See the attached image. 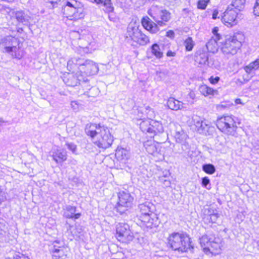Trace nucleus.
Wrapping results in <instances>:
<instances>
[{"instance_id":"obj_1","label":"nucleus","mask_w":259,"mask_h":259,"mask_svg":"<svg viewBox=\"0 0 259 259\" xmlns=\"http://www.w3.org/2000/svg\"><path fill=\"white\" fill-rule=\"evenodd\" d=\"M148 14L152 17L156 23L153 22L149 17H144L142 20L143 26L152 33H156L159 29L158 26H165L166 23L171 18L170 13L157 6H153L148 11Z\"/></svg>"},{"instance_id":"obj_2","label":"nucleus","mask_w":259,"mask_h":259,"mask_svg":"<svg viewBox=\"0 0 259 259\" xmlns=\"http://www.w3.org/2000/svg\"><path fill=\"white\" fill-rule=\"evenodd\" d=\"M85 133L94 139V143L99 148L107 149L113 142V137L109 129L104 126L96 124H88L85 129Z\"/></svg>"},{"instance_id":"obj_3","label":"nucleus","mask_w":259,"mask_h":259,"mask_svg":"<svg viewBox=\"0 0 259 259\" xmlns=\"http://www.w3.org/2000/svg\"><path fill=\"white\" fill-rule=\"evenodd\" d=\"M20 40L15 37L7 36L1 39L0 50L9 54L13 59H21L24 55V51Z\"/></svg>"},{"instance_id":"obj_4","label":"nucleus","mask_w":259,"mask_h":259,"mask_svg":"<svg viewBox=\"0 0 259 259\" xmlns=\"http://www.w3.org/2000/svg\"><path fill=\"white\" fill-rule=\"evenodd\" d=\"M243 39L244 36L242 33H235L224 41L220 42V47L222 53L228 58L235 55L241 48Z\"/></svg>"},{"instance_id":"obj_5","label":"nucleus","mask_w":259,"mask_h":259,"mask_svg":"<svg viewBox=\"0 0 259 259\" xmlns=\"http://www.w3.org/2000/svg\"><path fill=\"white\" fill-rule=\"evenodd\" d=\"M168 244L174 250L185 252L193 248L189 236L183 233L174 232L168 237Z\"/></svg>"},{"instance_id":"obj_6","label":"nucleus","mask_w":259,"mask_h":259,"mask_svg":"<svg viewBox=\"0 0 259 259\" xmlns=\"http://www.w3.org/2000/svg\"><path fill=\"white\" fill-rule=\"evenodd\" d=\"M125 39L128 42L131 43L132 45H134L132 41L141 46L146 45L150 42L148 36L143 33L137 27L131 25H129L127 28Z\"/></svg>"},{"instance_id":"obj_7","label":"nucleus","mask_w":259,"mask_h":259,"mask_svg":"<svg viewBox=\"0 0 259 259\" xmlns=\"http://www.w3.org/2000/svg\"><path fill=\"white\" fill-rule=\"evenodd\" d=\"M216 125L221 131L228 135H234L237 128L235 117L232 116L218 118Z\"/></svg>"},{"instance_id":"obj_8","label":"nucleus","mask_w":259,"mask_h":259,"mask_svg":"<svg viewBox=\"0 0 259 259\" xmlns=\"http://www.w3.org/2000/svg\"><path fill=\"white\" fill-rule=\"evenodd\" d=\"M81 4L76 0H67L63 6L64 12L70 19H78L83 17Z\"/></svg>"},{"instance_id":"obj_9","label":"nucleus","mask_w":259,"mask_h":259,"mask_svg":"<svg viewBox=\"0 0 259 259\" xmlns=\"http://www.w3.org/2000/svg\"><path fill=\"white\" fill-rule=\"evenodd\" d=\"M118 196V201L116 208L118 212L122 214L132 207L133 198L129 193L125 191L119 192Z\"/></svg>"},{"instance_id":"obj_10","label":"nucleus","mask_w":259,"mask_h":259,"mask_svg":"<svg viewBox=\"0 0 259 259\" xmlns=\"http://www.w3.org/2000/svg\"><path fill=\"white\" fill-rule=\"evenodd\" d=\"M194 125L197 131L200 134L205 136L213 135L215 132V127L206 120H202L200 117L193 119Z\"/></svg>"},{"instance_id":"obj_11","label":"nucleus","mask_w":259,"mask_h":259,"mask_svg":"<svg viewBox=\"0 0 259 259\" xmlns=\"http://www.w3.org/2000/svg\"><path fill=\"white\" fill-rule=\"evenodd\" d=\"M116 238L122 242H126L133 240V234L128 224L120 223L117 225Z\"/></svg>"},{"instance_id":"obj_12","label":"nucleus","mask_w":259,"mask_h":259,"mask_svg":"<svg viewBox=\"0 0 259 259\" xmlns=\"http://www.w3.org/2000/svg\"><path fill=\"white\" fill-rule=\"evenodd\" d=\"M144 146L146 151L158 159L163 157L164 154L162 153L160 145L153 140H149L144 143Z\"/></svg>"},{"instance_id":"obj_13","label":"nucleus","mask_w":259,"mask_h":259,"mask_svg":"<svg viewBox=\"0 0 259 259\" xmlns=\"http://www.w3.org/2000/svg\"><path fill=\"white\" fill-rule=\"evenodd\" d=\"M238 12L232 8V7H228L224 13L222 20L225 25L232 27L237 23L236 18Z\"/></svg>"},{"instance_id":"obj_14","label":"nucleus","mask_w":259,"mask_h":259,"mask_svg":"<svg viewBox=\"0 0 259 259\" xmlns=\"http://www.w3.org/2000/svg\"><path fill=\"white\" fill-rule=\"evenodd\" d=\"M138 220L142 223V226L147 228H153L158 226V218L153 213L138 217Z\"/></svg>"},{"instance_id":"obj_15","label":"nucleus","mask_w":259,"mask_h":259,"mask_svg":"<svg viewBox=\"0 0 259 259\" xmlns=\"http://www.w3.org/2000/svg\"><path fill=\"white\" fill-rule=\"evenodd\" d=\"M79 69L80 71H83L84 73L87 75H92L98 73L99 67L95 62L90 60L83 59L82 65Z\"/></svg>"},{"instance_id":"obj_16","label":"nucleus","mask_w":259,"mask_h":259,"mask_svg":"<svg viewBox=\"0 0 259 259\" xmlns=\"http://www.w3.org/2000/svg\"><path fill=\"white\" fill-rule=\"evenodd\" d=\"M204 252L206 254H218L221 252L220 240L219 238H214L210 241L208 247H204Z\"/></svg>"},{"instance_id":"obj_17","label":"nucleus","mask_w":259,"mask_h":259,"mask_svg":"<svg viewBox=\"0 0 259 259\" xmlns=\"http://www.w3.org/2000/svg\"><path fill=\"white\" fill-rule=\"evenodd\" d=\"M195 61L199 64L211 66L212 64L209 60L208 54L207 52L199 51L195 56Z\"/></svg>"},{"instance_id":"obj_18","label":"nucleus","mask_w":259,"mask_h":259,"mask_svg":"<svg viewBox=\"0 0 259 259\" xmlns=\"http://www.w3.org/2000/svg\"><path fill=\"white\" fill-rule=\"evenodd\" d=\"M51 156L56 163H62L66 160L67 155L63 149H55L51 152Z\"/></svg>"},{"instance_id":"obj_19","label":"nucleus","mask_w":259,"mask_h":259,"mask_svg":"<svg viewBox=\"0 0 259 259\" xmlns=\"http://www.w3.org/2000/svg\"><path fill=\"white\" fill-rule=\"evenodd\" d=\"M152 206V204L148 202L139 204L137 209V218L152 213L151 211Z\"/></svg>"},{"instance_id":"obj_20","label":"nucleus","mask_w":259,"mask_h":259,"mask_svg":"<svg viewBox=\"0 0 259 259\" xmlns=\"http://www.w3.org/2000/svg\"><path fill=\"white\" fill-rule=\"evenodd\" d=\"M64 210V216L67 219H78L81 216L80 213H76V208L75 206L67 205Z\"/></svg>"},{"instance_id":"obj_21","label":"nucleus","mask_w":259,"mask_h":259,"mask_svg":"<svg viewBox=\"0 0 259 259\" xmlns=\"http://www.w3.org/2000/svg\"><path fill=\"white\" fill-rule=\"evenodd\" d=\"M150 126L149 134L151 137L157 133H162L163 131L162 124L155 120H151Z\"/></svg>"},{"instance_id":"obj_22","label":"nucleus","mask_w":259,"mask_h":259,"mask_svg":"<svg viewBox=\"0 0 259 259\" xmlns=\"http://www.w3.org/2000/svg\"><path fill=\"white\" fill-rule=\"evenodd\" d=\"M15 17L17 20L24 24L29 23L31 17L27 13L23 11H19L15 12Z\"/></svg>"},{"instance_id":"obj_23","label":"nucleus","mask_w":259,"mask_h":259,"mask_svg":"<svg viewBox=\"0 0 259 259\" xmlns=\"http://www.w3.org/2000/svg\"><path fill=\"white\" fill-rule=\"evenodd\" d=\"M115 156L118 160L125 161L130 157V152L126 149L118 147L116 150Z\"/></svg>"},{"instance_id":"obj_24","label":"nucleus","mask_w":259,"mask_h":259,"mask_svg":"<svg viewBox=\"0 0 259 259\" xmlns=\"http://www.w3.org/2000/svg\"><path fill=\"white\" fill-rule=\"evenodd\" d=\"M83 59L79 58H73L67 62V68L71 71L73 69L81 68L83 64Z\"/></svg>"},{"instance_id":"obj_25","label":"nucleus","mask_w":259,"mask_h":259,"mask_svg":"<svg viewBox=\"0 0 259 259\" xmlns=\"http://www.w3.org/2000/svg\"><path fill=\"white\" fill-rule=\"evenodd\" d=\"M168 107L172 110L177 111L182 109L184 107V104L174 98H169L167 101Z\"/></svg>"},{"instance_id":"obj_26","label":"nucleus","mask_w":259,"mask_h":259,"mask_svg":"<svg viewBox=\"0 0 259 259\" xmlns=\"http://www.w3.org/2000/svg\"><path fill=\"white\" fill-rule=\"evenodd\" d=\"M220 40L211 37L206 44L207 51L212 53H216L218 50L219 44H220L219 41Z\"/></svg>"},{"instance_id":"obj_27","label":"nucleus","mask_w":259,"mask_h":259,"mask_svg":"<svg viewBox=\"0 0 259 259\" xmlns=\"http://www.w3.org/2000/svg\"><path fill=\"white\" fill-rule=\"evenodd\" d=\"M78 79L75 76V74L69 73L64 77L63 81L68 86L75 87L78 84Z\"/></svg>"},{"instance_id":"obj_28","label":"nucleus","mask_w":259,"mask_h":259,"mask_svg":"<svg viewBox=\"0 0 259 259\" xmlns=\"http://www.w3.org/2000/svg\"><path fill=\"white\" fill-rule=\"evenodd\" d=\"M51 251L52 253L53 259H65L66 256L63 249L57 248L56 245L54 246Z\"/></svg>"},{"instance_id":"obj_29","label":"nucleus","mask_w":259,"mask_h":259,"mask_svg":"<svg viewBox=\"0 0 259 259\" xmlns=\"http://www.w3.org/2000/svg\"><path fill=\"white\" fill-rule=\"evenodd\" d=\"M259 68V59H256L254 61L250 62L248 65L244 67L246 73L250 74L252 71L256 70Z\"/></svg>"},{"instance_id":"obj_30","label":"nucleus","mask_w":259,"mask_h":259,"mask_svg":"<svg viewBox=\"0 0 259 259\" xmlns=\"http://www.w3.org/2000/svg\"><path fill=\"white\" fill-rule=\"evenodd\" d=\"M199 91L202 95L205 97L210 95H213L214 92H215L213 89L207 86L205 84L201 85L200 86L199 88Z\"/></svg>"},{"instance_id":"obj_31","label":"nucleus","mask_w":259,"mask_h":259,"mask_svg":"<svg viewBox=\"0 0 259 259\" xmlns=\"http://www.w3.org/2000/svg\"><path fill=\"white\" fill-rule=\"evenodd\" d=\"M245 0H233L232 4L228 7H232L237 12L242 10L244 7Z\"/></svg>"},{"instance_id":"obj_32","label":"nucleus","mask_w":259,"mask_h":259,"mask_svg":"<svg viewBox=\"0 0 259 259\" xmlns=\"http://www.w3.org/2000/svg\"><path fill=\"white\" fill-rule=\"evenodd\" d=\"M151 120L150 118L143 120L140 123V127L143 133L149 134L150 127L151 124Z\"/></svg>"},{"instance_id":"obj_33","label":"nucleus","mask_w":259,"mask_h":259,"mask_svg":"<svg viewBox=\"0 0 259 259\" xmlns=\"http://www.w3.org/2000/svg\"><path fill=\"white\" fill-rule=\"evenodd\" d=\"M212 239V238L208 237L207 235H203L199 238L200 244L203 251L205 248L204 247H208Z\"/></svg>"},{"instance_id":"obj_34","label":"nucleus","mask_w":259,"mask_h":259,"mask_svg":"<svg viewBox=\"0 0 259 259\" xmlns=\"http://www.w3.org/2000/svg\"><path fill=\"white\" fill-rule=\"evenodd\" d=\"M151 51L152 54L157 58H160L163 54L161 52L159 46L157 44H154L151 46Z\"/></svg>"},{"instance_id":"obj_35","label":"nucleus","mask_w":259,"mask_h":259,"mask_svg":"<svg viewBox=\"0 0 259 259\" xmlns=\"http://www.w3.org/2000/svg\"><path fill=\"white\" fill-rule=\"evenodd\" d=\"M202 170L206 174L212 175L215 171V168L212 164H204L202 165Z\"/></svg>"},{"instance_id":"obj_36","label":"nucleus","mask_w":259,"mask_h":259,"mask_svg":"<svg viewBox=\"0 0 259 259\" xmlns=\"http://www.w3.org/2000/svg\"><path fill=\"white\" fill-rule=\"evenodd\" d=\"M102 5L104 7V10L107 13L112 12L114 10L111 0H105Z\"/></svg>"},{"instance_id":"obj_37","label":"nucleus","mask_w":259,"mask_h":259,"mask_svg":"<svg viewBox=\"0 0 259 259\" xmlns=\"http://www.w3.org/2000/svg\"><path fill=\"white\" fill-rule=\"evenodd\" d=\"M184 45L187 51H191L193 49L194 45V43L192 40V38L190 37H188L184 41Z\"/></svg>"},{"instance_id":"obj_38","label":"nucleus","mask_w":259,"mask_h":259,"mask_svg":"<svg viewBox=\"0 0 259 259\" xmlns=\"http://www.w3.org/2000/svg\"><path fill=\"white\" fill-rule=\"evenodd\" d=\"M209 0H199L197 2V8L201 10L205 9Z\"/></svg>"},{"instance_id":"obj_39","label":"nucleus","mask_w":259,"mask_h":259,"mask_svg":"<svg viewBox=\"0 0 259 259\" xmlns=\"http://www.w3.org/2000/svg\"><path fill=\"white\" fill-rule=\"evenodd\" d=\"M65 146L67 149L70 150L73 153H76L77 147L76 145L71 142H66Z\"/></svg>"},{"instance_id":"obj_40","label":"nucleus","mask_w":259,"mask_h":259,"mask_svg":"<svg viewBox=\"0 0 259 259\" xmlns=\"http://www.w3.org/2000/svg\"><path fill=\"white\" fill-rule=\"evenodd\" d=\"M202 186L207 189L209 190L211 188L210 180L208 177H205L202 179Z\"/></svg>"},{"instance_id":"obj_41","label":"nucleus","mask_w":259,"mask_h":259,"mask_svg":"<svg viewBox=\"0 0 259 259\" xmlns=\"http://www.w3.org/2000/svg\"><path fill=\"white\" fill-rule=\"evenodd\" d=\"M60 1L61 0H44L45 3L50 4L51 5L49 6V7L53 9L57 7L58 4Z\"/></svg>"},{"instance_id":"obj_42","label":"nucleus","mask_w":259,"mask_h":259,"mask_svg":"<svg viewBox=\"0 0 259 259\" xmlns=\"http://www.w3.org/2000/svg\"><path fill=\"white\" fill-rule=\"evenodd\" d=\"M218 31H219V28L217 27H214L212 30V33L213 34V36L211 37L214 38L215 39H221L222 36L218 33Z\"/></svg>"},{"instance_id":"obj_43","label":"nucleus","mask_w":259,"mask_h":259,"mask_svg":"<svg viewBox=\"0 0 259 259\" xmlns=\"http://www.w3.org/2000/svg\"><path fill=\"white\" fill-rule=\"evenodd\" d=\"M233 105V103L227 102H223L221 104L218 105V108L219 109H225L228 108Z\"/></svg>"},{"instance_id":"obj_44","label":"nucleus","mask_w":259,"mask_h":259,"mask_svg":"<svg viewBox=\"0 0 259 259\" xmlns=\"http://www.w3.org/2000/svg\"><path fill=\"white\" fill-rule=\"evenodd\" d=\"M253 12L255 16H259V0H256L255 4L253 7Z\"/></svg>"},{"instance_id":"obj_45","label":"nucleus","mask_w":259,"mask_h":259,"mask_svg":"<svg viewBox=\"0 0 259 259\" xmlns=\"http://www.w3.org/2000/svg\"><path fill=\"white\" fill-rule=\"evenodd\" d=\"M75 76H76V78L77 79H78V84H79L81 81H85L84 78L83 77V75L81 74V72H76L75 73Z\"/></svg>"},{"instance_id":"obj_46","label":"nucleus","mask_w":259,"mask_h":259,"mask_svg":"<svg viewBox=\"0 0 259 259\" xmlns=\"http://www.w3.org/2000/svg\"><path fill=\"white\" fill-rule=\"evenodd\" d=\"M220 79V77L218 76L213 77L212 76L209 78V80L211 83L215 84L219 81Z\"/></svg>"},{"instance_id":"obj_47","label":"nucleus","mask_w":259,"mask_h":259,"mask_svg":"<svg viewBox=\"0 0 259 259\" xmlns=\"http://www.w3.org/2000/svg\"><path fill=\"white\" fill-rule=\"evenodd\" d=\"M218 217V215L217 213H213L210 214V219L211 220L212 223L215 222Z\"/></svg>"},{"instance_id":"obj_48","label":"nucleus","mask_w":259,"mask_h":259,"mask_svg":"<svg viewBox=\"0 0 259 259\" xmlns=\"http://www.w3.org/2000/svg\"><path fill=\"white\" fill-rule=\"evenodd\" d=\"M166 36L170 38H173L175 36V33L172 30H169L166 32Z\"/></svg>"},{"instance_id":"obj_49","label":"nucleus","mask_w":259,"mask_h":259,"mask_svg":"<svg viewBox=\"0 0 259 259\" xmlns=\"http://www.w3.org/2000/svg\"><path fill=\"white\" fill-rule=\"evenodd\" d=\"M71 106L73 110H76L78 108V105L76 101H72L71 102Z\"/></svg>"},{"instance_id":"obj_50","label":"nucleus","mask_w":259,"mask_h":259,"mask_svg":"<svg viewBox=\"0 0 259 259\" xmlns=\"http://www.w3.org/2000/svg\"><path fill=\"white\" fill-rule=\"evenodd\" d=\"M218 14H219L218 11L217 10H214L213 12L212 18L213 19H216L218 18Z\"/></svg>"},{"instance_id":"obj_51","label":"nucleus","mask_w":259,"mask_h":259,"mask_svg":"<svg viewBox=\"0 0 259 259\" xmlns=\"http://www.w3.org/2000/svg\"><path fill=\"white\" fill-rule=\"evenodd\" d=\"M176 53L174 52H172L171 51H168L166 53V56L167 57H174L176 56Z\"/></svg>"},{"instance_id":"obj_52","label":"nucleus","mask_w":259,"mask_h":259,"mask_svg":"<svg viewBox=\"0 0 259 259\" xmlns=\"http://www.w3.org/2000/svg\"><path fill=\"white\" fill-rule=\"evenodd\" d=\"M146 110H149V112H151V113H148V114H149V116L150 117H153V111L152 110V109L149 107H147L146 108Z\"/></svg>"},{"instance_id":"obj_53","label":"nucleus","mask_w":259,"mask_h":259,"mask_svg":"<svg viewBox=\"0 0 259 259\" xmlns=\"http://www.w3.org/2000/svg\"><path fill=\"white\" fill-rule=\"evenodd\" d=\"M235 104H236V105H237V104L243 105L244 104L242 102L241 100L239 98H237V99H235Z\"/></svg>"},{"instance_id":"obj_54","label":"nucleus","mask_w":259,"mask_h":259,"mask_svg":"<svg viewBox=\"0 0 259 259\" xmlns=\"http://www.w3.org/2000/svg\"><path fill=\"white\" fill-rule=\"evenodd\" d=\"M105 0H94V2L97 4H103Z\"/></svg>"},{"instance_id":"obj_55","label":"nucleus","mask_w":259,"mask_h":259,"mask_svg":"<svg viewBox=\"0 0 259 259\" xmlns=\"http://www.w3.org/2000/svg\"><path fill=\"white\" fill-rule=\"evenodd\" d=\"M189 96H190V98H192V99H193L194 98L195 95H194V93H190L189 94Z\"/></svg>"},{"instance_id":"obj_56","label":"nucleus","mask_w":259,"mask_h":259,"mask_svg":"<svg viewBox=\"0 0 259 259\" xmlns=\"http://www.w3.org/2000/svg\"><path fill=\"white\" fill-rule=\"evenodd\" d=\"M4 231L2 230V229H0V236L3 235Z\"/></svg>"},{"instance_id":"obj_57","label":"nucleus","mask_w":259,"mask_h":259,"mask_svg":"<svg viewBox=\"0 0 259 259\" xmlns=\"http://www.w3.org/2000/svg\"><path fill=\"white\" fill-rule=\"evenodd\" d=\"M257 108L259 109V105L258 106Z\"/></svg>"},{"instance_id":"obj_58","label":"nucleus","mask_w":259,"mask_h":259,"mask_svg":"<svg viewBox=\"0 0 259 259\" xmlns=\"http://www.w3.org/2000/svg\"><path fill=\"white\" fill-rule=\"evenodd\" d=\"M143 1H146V0H142Z\"/></svg>"}]
</instances>
